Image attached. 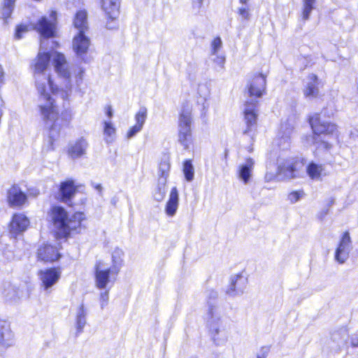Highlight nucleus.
<instances>
[{"mask_svg": "<svg viewBox=\"0 0 358 358\" xmlns=\"http://www.w3.org/2000/svg\"><path fill=\"white\" fill-rule=\"evenodd\" d=\"M31 69L38 94V108L42 120L50 129L51 146L62 129L66 124L59 118V111L55 101L50 95L68 100L72 93L71 72L65 56L58 52L51 55L39 51L32 61ZM52 150L53 148L51 147Z\"/></svg>", "mask_w": 358, "mask_h": 358, "instance_id": "f257e3e1", "label": "nucleus"}, {"mask_svg": "<svg viewBox=\"0 0 358 358\" xmlns=\"http://www.w3.org/2000/svg\"><path fill=\"white\" fill-rule=\"evenodd\" d=\"M310 124L314 132L313 143L317 148L329 150L331 145L324 140L320 139V134H333L337 129L336 125L322 120L319 114L310 118Z\"/></svg>", "mask_w": 358, "mask_h": 358, "instance_id": "f03ea898", "label": "nucleus"}, {"mask_svg": "<svg viewBox=\"0 0 358 358\" xmlns=\"http://www.w3.org/2000/svg\"><path fill=\"white\" fill-rule=\"evenodd\" d=\"M191 124V110L189 108H184L178 120V141L185 150L189 149L192 143Z\"/></svg>", "mask_w": 358, "mask_h": 358, "instance_id": "7ed1b4c3", "label": "nucleus"}, {"mask_svg": "<svg viewBox=\"0 0 358 358\" xmlns=\"http://www.w3.org/2000/svg\"><path fill=\"white\" fill-rule=\"evenodd\" d=\"M208 306L206 322L211 336L215 340L220 331L224 329V319L220 308L215 303L208 301Z\"/></svg>", "mask_w": 358, "mask_h": 358, "instance_id": "20e7f679", "label": "nucleus"}, {"mask_svg": "<svg viewBox=\"0 0 358 358\" xmlns=\"http://www.w3.org/2000/svg\"><path fill=\"white\" fill-rule=\"evenodd\" d=\"M56 24L57 13L52 10L48 16L42 17L34 27L42 37L48 38L55 36Z\"/></svg>", "mask_w": 358, "mask_h": 358, "instance_id": "39448f33", "label": "nucleus"}, {"mask_svg": "<svg viewBox=\"0 0 358 358\" xmlns=\"http://www.w3.org/2000/svg\"><path fill=\"white\" fill-rule=\"evenodd\" d=\"M114 268H105L99 263L96 265L95 268V283L99 289H106L108 285L115 280L113 275H117Z\"/></svg>", "mask_w": 358, "mask_h": 358, "instance_id": "423d86ee", "label": "nucleus"}, {"mask_svg": "<svg viewBox=\"0 0 358 358\" xmlns=\"http://www.w3.org/2000/svg\"><path fill=\"white\" fill-rule=\"evenodd\" d=\"M101 9L108 17L106 27L112 29L116 27V19L119 15L120 0H101Z\"/></svg>", "mask_w": 358, "mask_h": 358, "instance_id": "0eeeda50", "label": "nucleus"}, {"mask_svg": "<svg viewBox=\"0 0 358 358\" xmlns=\"http://www.w3.org/2000/svg\"><path fill=\"white\" fill-rule=\"evenodd\" d=\"M61 277V271L59 268H51L41 270L38 272V278L41 282V287L47 293L51 292V288L59 281Z\"/></svg>", "mask_w": 358, "mask_h": 358, "instance_id": "6e6552de", "label": "nucleus"}, {"mask_svg": "<svg viewBox=\"0 0 358 358\" xmlns=\"http://www.w3.org/2000/svg\"><path fill=\"white\" fill-rule=\"evenodd\" d=\"M29 218L22 213L13 215L9 224V232L13 236H16L25 231L29 226Z\"/></svg>", "mask_w": 358, "mask_h": 358, "instance_id": "1a4fd4ad", "label": "nucleus"}, {"mask_svg": "<svg viewBox=\"0 0 358 358\" xmlns=\"http://www.w3.org/2000/svg\"><path fill=\"white\" fill-rule=\"evenodd\" d=\"M90 40L85 35V31H80L73 37V50L76 55L81 59H83L90 47Z\"/></svg>", "mask_w": 358, "mask_h": 358, "instance_id": "9d476101", "label": "nucleus"}, {"mask_svg": "<svg viewBox=\"0 0 358 358\" xmlns=\"http://www.w3.org/2000/svg\"><path fill=\"white\" fill-rule=\"evenodd\" d=\"M351 250V239L348 231H345L340 241L338 247L336 249L335 259L341 264L344 263L349 257Z\"/></svg>", "mask_w": 358, "mask_h": 358, "instance_id": "9b49d317", "label": "nucleus"}, {"mask_svg": "<svg viewBox=\"0 0 358 358\" xmlns=\"http://www.w3.org/2000/svg\"><path fill=\"white\" fill-rule=\"evenodd\" d=\"M7 200L10 207H21L27 202V197L19 186L13 185L8 190Z\"/></svg>", "mask_w": 358, "mask_h": 358, "instance_id": "f8f14e48", "label": "nucleus"}, {"mask_svg": "<svg viewBox=\"0 0 358 358\" xmlns=\"http://www.w3.org/2000/svg\"><path fill=\"white\" fill-rule=\"evenodd\" d=\"M85 219V215L83 213L78 212L73 215L59 232V235L62 237H67L73 231L77 230L81 225V222Z\"/></svg>", "mask_w": 358, "mask_h": 358, "instance_id": "ddd939ff", "label": "nucleus"}, {"mask_svg": "<svg viewBox=\"0 0 358 358\" xmlns=\"http://www.w3.org/2000/svg\"><path fill=\"white\" fill-rule=\"evenodd\" d=\"M257 103V101L252 99L250 101H247L245 104L244 114L245 120L247 124V129L244 131L245 134H248L251 131V127L256 124Z\"/></svg>", "mask_w": 358, "mask_h": 358, "instance_id": "4468645a", "label": "nucleus"}, {"mask_svg": "<svg viewBox=\"0 0 358 358\" xmlns=\"http://www.w3.org/2000/svg\"><path fill=\"white\" fill-rule=\"evenodd\" d=\"M247 278L241 275H236L231 278V283L226 292L229 296L242 294L246 287Z\"/></svg>", "mask_w": 358, "mask_h": 358, "instance_id": "2eb2a0df", "label": "nucleus"}, {"mask_svg": "<svg viewBox=\"0 0 358 358\" xmlns=\"http://www.w3.org/2000/svg\"><path fill=\"white\" fill-rule=\"evenodd\" d=\"M301 164L297 161L289 159L282 164H279L278 173L287 178H294L298 176V166Z\"/></svg>", "mask_w": 358, "mask_h": 358, "instance_id": "dca6fc26", "label": "nucleus"}, {"mask_svg": "<svg viewBox=\"0 0 358 358\" xmlns=\"http://www.w3.org/2000/svg\"><path fill=\"white\" fill-rule=\"evenodd\" d=\"M50 217L59 234L65 223L68 221L67 213L62 207L54 206L51 208Z\"/></svg>", "mask_w": 358, "mask_h": 358, "instance_id": "f3484780", "label": "nucleus"}, {"mask_svg": "<svg viewBox=\"0 0 358 358\" xmlns=\"http://www.w3.org/2000/svg\"><path fill=\"white\" fill-rule=\"evenodd\" d=\"M266 76L262 73H259L255 76L249 87V93L250 96L260 97L265 91L266 85Z\"/></svg>", "mask_w": 358, "mask_h": 358, "instance_id": "a211bd4d", "label": "nucleus"}, {"mask_svg": "<svg viewBox=\"0 0 358 358\" xmlns=\"http://www.w3.org/2000/svg\"><path fill=\"white\" fill-rule=\"evenodd\" d=\"M87 147V141L81 138L69 145L68 153L72 159L79 158L86 153Z\"/></svg>", "mask_w": 358, "mask_h": 358, "instance_id": "6ab92c4d", "label": "nucleus"}, {"mask_svg": "<svg viewBox=\"0 0 358 358\" xmlns=\"http://www.w3.org/2000/svg\"><path fill=\"white\" fill-rule=\"evenodd\" d=\"M57 250L51 245L45 244L38 250V257L44 262H54L59 257Z\"/></svg>", "mask_w": 358, "mask_h": 358, "instance_id": "aec40b11", "label": "nucleus"}, {"mask_svg": "<svg viewBox=\"0 0 358 358\" xmlns=\"http://www.w3.org/2000/svg\"><path fill=\"white\" fill-rule=\"evenodd\" d=\"M255 162L254 160L248 157L246 159L245 162L241 164L238 169V176L245 184L249 182L252 176V172L254 168Z\"/></svg>", "mask_w": 358, "mask_h": 358, "instance_id": "412c9836", "label": "nucleus"}, {"mask_svg": "<svg viewBox=\"0 0 358 358\" xmlns=\"http://www.w3.org/2000/svg\"><path fill=\"white\" fill-rule=\"evenodd\" d=\"M178 205L179 194L177 188L174 187L171 190L169 198L165 207V212L167 215L173 217L176 213Z\"/></svg>", "mask_w": 358, "mask_h": 358, "instance_id": "4be33fe9", "label": "nucleus"}, {"mask_svg": "<svg viewBox=\"0 0 358 358\" xmlns=\"http://www.w3.org/2000/svg\"><path fill=\"white\" fill-rule=\"evenodd\" d=\"M3 295L6 301L15 303L22 296L23 292L19 287L8 284L4 287Z\"/></svg>", "mask_w": 358, "mask_h": 358, "instance_id": "5701e85b", "label": "nucleus"}, {"mask_svg": "<svg viewBox=\"0 0 358 358\" xmlns=\"http://www.w3.org/2000/svg\"><path fill=\"white\" fill-rule=\"evenodd\" d=\"M76 188L73 180H66L61 183L59 192L63 202L71 201L75 194Z\"/></svg>", "mask_w": 358, "mask_h": 358, "instance_id": "b1692460", "label": "nucleus"}, {"mask_svg": "<svg viewBox=\"0 0 358 358\" xmlns=\"http://www.w3.org/2000/svg\"><path fill=\"white\" fill-rule=\"evenodd\" d=\"M13 334L9 324L6 321H0V343L4 346L13 344Z\"/></svg>", "mask_w": 358, "mask_h": 358, "instance_id": "393cba45", "label": "nucleus"}, {"mask_svg": "<svg viewBox=\"0 0 358 358\" xmlns=\"http://www.w3.org/2000/svg\"><path fill=\"white\" fill-rule=\"evenodd\" d=\"M306 172L308 176L315 180H318L321 179L322 176H325L324 173V167L323 164H316L315 162H310L307 168Z\"/></svg>", "mask_w": 358, "mask_h": 358, "instance_id": "a878e982", "label": "nucleus"}, {"mask_svg": "<svg viewBox=\"0 0 358 358\" xmlns=\"http://www.w3.org/2000/svg\"><path fill=\"white\" fill-rule=\"evenodd\" d=\"M86 316H87V310L85 309L83 304H81L76 313V336H78L83 330L84 327L86 324Z\"/></svg>", "mask_w": 358, "mask_h": 358, "instance_id": "bb28decb", "label": "nucleus"}, {"mask_svg": "<svg viewBox=\"0 0 358 358\" xmlns=\"http://www.w3.org/2000/svg\"><path fill=\"white\" fill-rule=\"evenodd\" d=\"M87 15L85 10H79L75 16L73 24L78 31H86L88 29Z\"/></svg>", "mask_w": 358, "mask_h": 358, "instance_id": "cd10ccee", "label": "nucleus"}, {"mask_svg": "<svg viewBox=\"0 0 358 358\" xmlns=\"http://www.w3.org/2000/svg\"><path fill=\"white\" fill-rule=\"evenodd\" d=\"M308 82L307 83L306 88L304 91V94L306 97H315L318 94V88L317 87V77L315 74H310L308 77Z\"/></svg>", "mask_w": 358, "mask_h": 358, "instance_id": "c85d7f7f", "label": "nucleus"}, {"mask_svg": "<svg viewBox=\"0 0 358 358\" xmlns=\"http://www.w3.org/2000/svg\"><path fill=\"white\" fill-rule=\"evenodd\" d=\"M166 178L159 179L158 185L153 194L154 199L157 201L160 202L164 199L166 193Z\"/></svg>", "mask_w": 358, "mask_h": 358, "instance_id": "c756f323", "label": "nucleus"}, {"mask_svg": "<svg viewBox=\"0 0 358 358\" xmlns=\"http://www.w3.org/2000/svg\"><path fill=\"white\" fill-rule=\"evenodd\" d=\"M103 124V134L105 136V141L107 143H111L114 140L116 129L111 122L104 121Z\"/></svg>", "mask_w": 358, "mask_h": 358, "instance_id": "7c9ffc66", "label": "nucleus"}, {"mask_svg": "<svg viewBox=\"0 0 358 358\" xmlns=\"http://www.w3.org/2000/svg\"><path fill=\"white\" fill-rule=\"evenodd\" d=\"M315 1L316 0H302V18L303 20L309 19L312 10L315 8Z\"/></svg>", "mask_w": 358, "mask_h": 358, "instance_id": "2f4dec72", "label": "nucleus"}, {"mask_svg": "<svg viewBox=\"0 0 358 358\" xmlns=\"http://www.w3.org/2000/svg\"><path fill=\"white\" fill-rule=\"evenodd\" d=\"M123 252L120 249H116L112 254V260L113 263V268H114L115 273L119 271L120 266L122 262Z\"/></svg>", "mask_w": 358, "mask_h": 358, "instance_id": "473e14b6", "label": "nucleus"}, {"mask_svg": "<svg viewBox=\"0 0 358 358\" xmlns=\"http://www.w3.org/2000/svg\"><path fill=\"white\" fill-rule=\"evenodd\" d=\"M148 110L145 107H141L135 115L136 125L143 129L147 119Z\"/></svg>", "mask_w": 358, "mask_h": 358, "instance_id": "72a5a7b5", "label": "nucleus"}, {"mask_svg": "<svg viewBox=\"0 0 358 358\" xmlns=\"http://www.w3.org/2000/svg\"><path fill=\"white\" fill-rule=\"evenodd\" d=\"M183 173L185 179L191 182L194 179V170L191 160H186L183 164Z\"/></svg>", "mask_w": 358, "mask_h": 358, "instance_id": "f704fd0d", "label": "nucleus"}, {"mask_svg": "<svg viewBox=\"0 0 358 358\" xmlns=\"http://www.w3.org/2000/svg\"><path fill=\"white\" fill-rule=\"evenodd\" d=\"M294 129V126L292 124L289 123H282L281 125V132L283 134L282 136V138L285 140V141H287L290 138V134H292Z\"/></svg>", "mask_w": 358, "mask_h": 358, "instance_id": "c9c22d12", "label": "nucleus"}, {"mask_svg": "<svg viewBox=\"0 0 358 358\" xmlns=\"http://www.w3.org/2000/svg\"><path fill=\"white\" fill-rule=\"evenodd\" d=\"M215 57L213 59V62L216 64L215 69L217 71H220L224 69V65L225 63V57L223 55H214Z\"/></svg>", "mask_w": 358, "mask_h": 358, "instance_id": "e433bc0d", "label": "nucleus"}, {"mask_svg": "<svg viewBox=\"0 0 358 358\" xmlns=\"http://www.w3.org/2000/svg\"><path fill=\"white\" fill-rule=\"evenodd\" d=\"M303 196V191H294L289 193V194L288 195V199L291 203H294L299 201Z\"/></svg>", "mask_w": 358, "mask_h": 358, "instance_id": "4c0bfd02", "label": "nucleus"}, {"mask_svg": "<svg viewBox=\"0 0 358 358\" xmlns=\"http://www.w3.org/2000/svg\"><path fill=\"white\" fill-rule=\"evenodd\" d=\"M204 0H192V10L194 14H199L203 5Z\"/></svg>", "mask_w": 358, "mask_h": 358, "instance_id": "58836bf2", "label": "nucleus"}, {"mask_svg": "<svg viewBox=\"0 0 358 358\" xmlns=\"http://www.w3.org/2000/svg\"><path fill=\"white\" fill-rule=\"evenodd\" d=\"M222 40L220 37L215 38L211 44V52L213 55H215L217 51L222 48Z\"/></svg>", "mask_w": 358, "mask_h": 358, "instance_id": "ea45409f", "label": "nucleus"}, {"mask_svg": "<svg viewBox=\"0 0 358 358\" xmlns=\"http://www.w3.org/2000/svg\"><path fill=\"white\" fill-rule=\"evenodd\" d=\"M13 8L14 6L13 5H9L3 3V7L2 8L1 14L4 19H7L10 16Z\"/></svg>", "mask_w": 358, "mask_h": 358, "instance_id": "a19ab883", "label": "nucleus"}, {"mask_svg": "<svg viewBox=\"0 0 358 358\" xmlns=\"http://www.w3.org/2000/svg\"><path fill=\"white\" fill-rule=\"evenodd\" d=\"M142 130V128L140 127L139 126H137V125H134L133 127H131L129 131H127V139H131L133 137H134L138 132H140Z\"/></svg>", "mask_w": 358, "mask_h": 358, "instance_id": "79ce46f5", "label": "nucleus"}, {"mask_svg": "<svg viewBox=\"0 0 358 358\" xmlns=\"http://www.w3.org/2000/svg\"><path fill=\"white\" fill-rule=\"evenodd\" d=\"M238 15L244 20H249L250 17V10L248 7L243 6L238 9Z\"/></svg>", "mask_w": 358, "mask_h": 358, "instance_id": "37998d69", "label": "nucleus"}, {"mask_svg": "<svg viewBox=\"0 0 358 358\" xmlns=\"http://www.w3.org/2000/svg\"><path fill=\"white\" fill-rule=\"evenodd\" d=\"M28 31L27 27L25 25H20L16 29L15 37L17 39H20L22 37V34Z\"/></svg>", "mask_w": 358, "mask_h": 358, "instance_id": "c03bdc74", "label": "nucleus"}, {"mask_svg": "<svg viewBox=\"0 0 358 358\" xmlns=\"http://www.w3.org/2000/svg\"><path fill=\"white\" fill-rule=\"evenodd\" d=\"M108 290H106L104 292L101 293L100 295V303L101 308L103 309L108 303Z\"/></svg>", "mask_w": 358, "mask_h": 358, "instance_id": "a18cd8bd", "label": "nucleus"}, {"mask_svg": "<svg viewBox=\"0 0 358 358\" xmlns=\"http://www.w3.org/2000/svg\"><path fill=\"white\" fill-rule=\"evenodd\" d=\"M269 349L267 347H263L261 350V355H258L257 358H266Z\"/></svg>", "mask_w": 358, "mask_h": 358, "instance_id": "49530a36", "label": "nucleus"}, {"mask_svg": "<svg viewBox=\"0 0 358 358\" xmlns=\"http://www.w3.org/2000/svg\"><path fill=\"white\" fill-rule=\"evenodd\" d=\"M217 297V292H215L213 290L209 291V293H208V298H209V299H215Z\"/></svg>", "mask_w": 358, "mask_h": 358, "instance_id": "de8ad7c7", "label": "nucleus"}, {"mask_svg": "<svg viewBox=\"0 0 358 358\" xmlns=\"http://www.w3.org/2000/svg\"><path fill=\"white\" fill-rule=\"evenodd\" d=\"M3 80H4V72L3 71L1 66L0 65V85H1L3 83Z\"/></svg>", "mask_w": 358, "mask_h": 358, "instance_id": "09e8293b", "label": "nucleus"}, {"mask_svg": "<svg viewBox=\"0 0 358 358\" xmlns=\"http://www.w3.org/2000/svg\"><path fill=\"white\" fill-rule=\"evenodd\" d=\"M106 113L110 118L113 116V110L110 106L108 108Z\"/></svg>", "mask_w": 358, "mask_h": 358, "instance_id": "8fccbe9b", "label": "nucleus"}, {"mask_svg": "<svg viewBox=\"0 0 358 358\" xmlns=\"http://www.w3.org/2000/svg\"><path fill=\"white\" fill-rule=\"evenodd\" d=\"M351 344L353 347H358V339H352Z\"/></svg>", "mask_w": 358, "mask_h": 358, "instance_id": "3c124183", "label": "nucleus"}, {"mask_svg": "<svg viewBox=\"0 0 358 358\" xmlns=\"http://www.w3.org/2000/svg\"><path fill=\"white\" fill-rule=\"evenodd\" d=\"M15 0H4V3L14 6Z\"/></svg>", "mask_w": 358, "mask_h": 358, "instance_id": "603ef678", "label": "nucleus"}, {"mask_svg": "<svg viewBox=\"0 0 358 358\" xmlns=\"http://www.w3.org/2000/svg\"><path fill=\"white\" fill-rule=\"evenodd\" d=\"M249 0H239V3L243 6H246Z\"/></svg>", "mask_w": 358, "mask_h": 358, "instance_id": "864d4df0", "label": "nucleus"}, {"mask_svg": "<svg viewBox=\"0 0 358 358\" xmlns=\"http://www.w3.org/2000/svg\"><path fill=\"white\" fill-rule=\"evenodd\" d=\"M95 188H96V189H97V190H98V191H99V192H101V189H102V187H101V185H99H99H96L95 186Z\"/></svg>", "mask_w": 358, "mask_h": 358, "instance_id": "5fc2aeb1", "label": "nucleus"}, {"mask_svg": "<svg viewBox=\"0 0 358 358\" xmlns=\"http://www.w3.org/2000/svg\"><path fill=\"white\" fill-rule=\"evenodd\" d=\"M82 74H83V71H81L79 73V74H78V76H80V78L81 80H82V78H81Z\"/></svg>", "mask_w": 358, "mask_h": 358, "instance_id": "6e6d98bb", "label": "nucleus"}, {"mask_svg": "<svg viewBox=\"0 0 358 358\" xmlns=\"http://www.w3.org/2000/svg\"><path fill=\"white\" fill-rule=\"evenodd\" d=\"M190 358H196V357H190Z\"/></svg>", "mask_w": 358, "mask_h": 358, "instance_id": "4d7b16f0", "label": "nucleus"}]
</instances>
